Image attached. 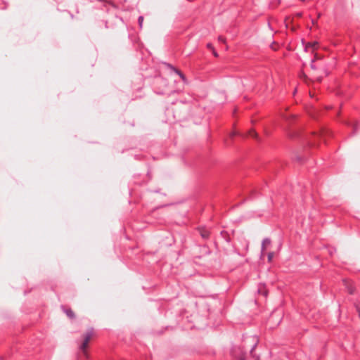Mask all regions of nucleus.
<instances>
[{"label": "nucleus", "mask_w": 360, "mask_h": 360, "mask_svg": "<svg viewBox=\"0 0 360 360\" xmlns=\"http://www.w3.org/2000/svg\"><path fill=\"white\" fill-rule=\"evenodd\" d=\"M271 240L269 238H266L263 240L262 244V255H263V252L266 250V248L270 245Z\"/></svg>", "instance_id": "f03ea898"}, {"label": "nucleus", "mask_w": 360, "mask_h": 360, "mask_svg": "<svg viewBox=\"0 0 360 360\" xmlns=\"http://www.w3.org/2000/svg\"><path fill=\"white\" fill-rule=\"evenodd\" d=\"M259 293H263L264 295H266V290H264V291H262V290H258Z\"/></svg>", "instance_id": "4468645a"}, {"label": "nucleus", "mask_w": 360, "mask_h": 360, "mask_svg": "<svg viewBox=\"0 0 360 360\" xmlns=\"http://www.w3.org/2000/svg\"><path fill=\"white\" fill-rule=\"evenodd\" d=\"M316 46H317V43L316 42H314V43H308L306 46V49H309L310 48L312 49V51H314V49H316Z\"/></svg>", "instance_id": "39448f33"}, {"label": "nucleus", "mask_w": 360, "mask_h": 360, "mask_svg": "<svg viewBox=\"0 0 360 360\" xmlns=\"http://www.w3.org/2000/svg\"><path fill=\"white\" fill-rule=\"evenodd\" d=\"M318 81L321 82V78H318Z\"/></svg>", "instance_id": "4be33fe9"}, {"label": "nucleus", "mask_w": 360, "mask_h": 360, "mask_svg": "<svg viewBox=\"0 0 360 360\" xmlns=\"http://www.w3.org/2000/svg\"><path fill=\"white\" fill-rule=\"evenodd\" d=\"M218 39H219V41H221L222 43H226V39L223 37H221V36L219 37Z\"/></svg>", "instance_id": "9d476101"}, {"label": "nucleus", "mask_w": 360, "mask_h": 360, "mask_svg": "<svg viewBox=\"0 0 360 360\" xmlns=\"http://www.w3.org/2000/svg\"><path fill=\"white\" fill-rule=\"evenodd\" d=\"M343 282H344V283H345V285L346 288H347L349 293L352 294V293L354 292V289H353V288H352V287L349 284L348 281H347V280H344V281H343Z\"/></svg>", "instance_id": "20e7f679"}, {"label": "nucleus", "mask_w": 360, "mask_h": 360, "mask_svg": "<svg viewBox=\"0 0 360 360\" xmlns=\"http://www.w3.org/2000/svg\"><path fill=\"white\" fill-rule=\"evenodd\" d=\"M207 46L210 50H212L214 49L213 46L211 44H207Z\"/></svg>", "instance_id": "f8f14e48"}, {"label": "nucleus", "mask_w": 360, "mask_h": 360, "mask_svg": "<svg viewBox=\"0 0 360 360\" xmlns=\"http://www.w3.org/2000/svg\"><path fill=\"white\" fill-rule=\"evenodd\" d=\"M212 51L213 55H214L215 57H218V56H219L218 53L216 52V51L214 50V49H213Z\"/></svg>", "instance_id": "9b49d317"}, {"label": "nucleus", "mask_w": 360, "mask_h": 360, "mask_svg": "<svg viewBox=\"0 0 360 360\" xmlns=\"http://www.w3.org/2000/svg\"><path fill=\"white\" fill-rule=\"evenodd\" d=\"M271 48H272L273 49H274V50H276V49H277V44H274V43L273 44H271Z\"/></svg>", "instance_id": "ddd939ff"}, {"label": "nucleus", "mask_w": 360, "mask_h": 360, "mask_svg": "<svg viewBox=\"0 0 360 360\" xmlns=\"http://www.w3.org/2000/svg\"><path fill=\"white\" fill-rule=\"evenodd\" d=\"M239 360H245V359L243 357H240V359Z\"/></svg>", "instance_id": "6ab92c4d"}, {"label": "nucleus", "mask_w": 360, "mask_h": 360, "mask_svg": "<svg viewBox=\"0 0 360 360\" xmlns=\"http://www.w3.org/2000/svg\"><path fill=\"white\" fill-rule=\"evenodd\" d=\"M274 256V253L273 252H269L268 254V260H269V262H271Z\"/></svg>", "instance_id": "6e6552de"}, {"label": "nucleus", "mask_w": 360, "mask_h": 360, "mask_svg": "<svg viewBox=\"0 0 360 360\" xmlns=\"http://www.w3.org/2000/svg\"><path fill=\"white\" fill-rule=\"evenodd\" d=\"M93 335L94 333L92 330L89 331L84 335V340L80 346V349L85 355L86 354V349L88 347L89 342L91 340Z\"/></svg>", "instance_id": "f257e3e1"}, {"label": "nucleus", "mask_w": 360, "mask_h": 360, "mask_svg": "<svg viewBox=\"0 0 360 360\" xmlns=\"http://www.w3.org/2000/svg\"><path fill=\"white\" fill-rule=\"evenodd\" d=\"M143 22V18L142 16H140L139 18V23L140 27H142Z\"/></svg>", "instance_id": "1a4fd4ad"}, {"label": "nucleus", "mask_w": 360, "mask_h": 360, "mask_svg": "<svg viewBox=\"0 0 360 360\" xmlns=\"http://www.w3.org/2000/svg\"><path fill=\"white\" fill-rule=\"evenodd\" d=\"M199 231L201 236L203 238H207L210 236V231L207 229L205 228H200Z\"/></svg>", "instance_id": "7ed1b4c3"}, {"label": "nucleus", "mask_w": 360, "mask_h": 360, "mask_svg": "<svg viewBox=\"0 0 360 360\" xmlns=\"http://www.w3.org/2000/svg\"><path fill=\"white\" fill-rule=\"evenodd\" d=\"M235 134H236V133H235V132H232V133L230 134V136H231V137H233V136H235Z\"/></svg>", "instance_id": "dca6fc26"}, {"label": "nucleus", "mask_w": 360, "mask_h": 360, "mask_svg": "<svg viewBox=\"0 0 360 360\" xmlns=\"http://www.w3.org/2000/svg\"><path fill=\"white\" fill-rule=\"evenodd\" d=\"M234 356L236 357L237 356V354H236V352L235 351L234 352Z\"/></svg>", "instance_id": "aec40b11"}, {"label": "nucleus", "mask_w": 360, "mask_h": 360, "mask_svg": "<svg viewBox=\"0 0 360 360\" xmlns=\"http://www.w3.org/2000/svg\"><path fill=\"white\" fill-rule=\"evenodd\" d=\"M177 73L180 75V77L182 78V79H184V75L179 71H177Z\"/></svg>", "instance_id": "2eb2a0df"}, {"label": "nucleus", "mask_w": 360, "mask_h": 360, "mask_svg": "<svg viewBox=\"0 0 360 360\" xmlns=\"http://www.w3.org/2000/svg\"><path fill=\"white\" fill-rule=\"evenodd\" d=\"M315 58H316V59H318V58H318V56H317L316 54L315 55Z\"/></svg>", "instance_id": "412c9836"}, {"label": "nucleus", "mask_w": 360, "mask_h": 360, "mask_svg": "<svg viewBox=\"0 0 360 360\" xmlns=\"http://www.w3.org/2000/svg\"><path fill=\"white\" fill-rule=\"evenodd\" d=\"M309 145H310L311 146H314L316 144H315V143H309Z\"/></svg>", "instance_id": "f3484780"}, {"label": "nucleus", "mask_w": 360, "mask_h": 360, "mask_svg": "<svg viewBox=\"0 0 360 360\" xmlns=\"http://www.w3.org/2000/svg\"><path fill=\"white\" fill-rule=\"evenodd\" d=\"M297 15L298 17H301V16H302V13H297Z\"/></svg>", "instance_id": "a211bd4d"}, {"label": "nucleus", "mask_w": 360, "mask_h": 360, "mask_svg": "<svg viewBox=\"0 0 360 360\" xmlns=\"http://www.w3.org/2000/svg\"><path fill=\"white\" fill-rule=\"evenodd\" d=\"M65 313L67 314V316L71 319L74 318L75 317V313L73 312V311L70 309H67L65 311Z\"/></svg>", "instance_id": "423d86ee"}, {"label": "nucleus", "mask_w": 360, "mask_h": 360, "mask_svg": "<svg viewBox=\"0 0 360 360\" xmlns=\"http://www.w3.org/2000/svg\"><path fill=\"white\" fill-rule=\"evenodd\" d=\"M249 135L257 139L258 138V134H257V132H255L254 130L251 129L250 131H249Z\"/></svg>", "instance_id": "0eeeda50"}]
</instances>
